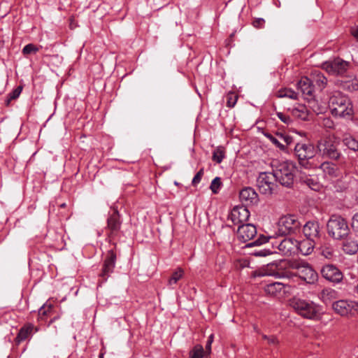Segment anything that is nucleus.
<instances>
[{"label":"nucleus","instance_id":"nucleus-9","mask_svg":"<svg viewBox=\"0 0 358 358\" xmlns=\"http://www.w3.org/2000/svg\"><path fill=\"white\" fill-rule=\"evenodd\" d=\"M320 273L326 280L334 284L341 282L344 277L343 272L331 264L324 265L320 269Z\"/></svg>","mask_w":358,"mask_h":358},{"label":"nucleus","instance_id":"nucleus-20","mask_svg":"<svg viewBox=\"0 0 358 358\" xmlns=\"http://www.w3.org/2000/svg\"><path fill=\"white\" fill-rule=\"evenodd\" d=\"M335 85L340 89L348 92L358 90V80L352 76H347L346 78H341L335 81Z\"/></svg>","mask_w":358,"mask_h":358},{"label":"nucleus","instance_id":"nucleus-7","mask_svg":"<svg viewBox=\"0 0 358 358\" xmlns=\"http://www.w3.org/2000/svg\"><path fill=\"white\" fill-rule=\"evenodd\" d=\"M350 66V62L337 57L332 60L324 62L322 64V69L329 75L341 76V78L348 72Z\"/></svg>","mask_w":358,"mask_h":358},{"label":"nucleus","instance_id":"nucleus-21","mask_svg":"<svg viewBox=\"0 0 358 358\" xmlns=\"http://www.w3.org/2000/svg\"><path fill=\"white\" fill-rule=\"evenodd\" d=\"M303 232L304 236L307 238H310L313 241H316L320 238V227L318 222L317 221H308L307 222L303 228Z\"/></svg>","mask_w":358,"mask_h":358},{"label":"nucleus","instance_id":"nucleus-17","mask_svg":"<svg viewBox=\"0 0 358 358\" xmlns=\"http://www.w3.org/2000/svg\"><path fill=\"white\" fill-rule=\"evenodd\" d=\"M256 234V227L252 224H242L237 229L238 238L243 243L252 239Z\"/></svg>","mask_w":358,"mask_h":358},{"label":"nucleus","instance_id":"nucleus-28","mask_svg":"<svg viewBox=\"0 0 358 358\" xmlns=\"http://www.w3.org/2000/svg\"><path fill=\"white\" fill-rule=\"evenodd\" d=\"M35 329V331H38V328L34 327V326L31 324L28 323L24 325L19 331L17 336H16V341L17 343H20L24 340H26L29 336L31 334L32 331Z\"/></svg>","mask_w":358,"mask_h":358},{"label":"nucleus","instance_id":"nucleus-42","mask_svg":"<svg viewBox=\"0 0 358 358\" xmlns=\"http://www.w3.org/2000/svg\"><path fill=\"white\" fill-rule=\"evenodd\" d=\"M204 173V169L201 168L194 176L192 179V184L193 186H196L201 182V180Z\"/></svg>","mask_w":358,"mask_h":358},{"label":"nucleus","instance_id":"nucleus-8","mask_svg":"<svg viewBox=\"0 0 358 358\" xmlns=\"http://www.w3.org/2000/svg\"><path fill=\"white\" fill-rule=\"evenodd\" d=\"M275 180L271 173H261L257 180V185L259 192L264 194H272L276 187V185L274 183Z\"/></svg>","mask_w":358,"mask_h":358},{"label":"nucleus","instance_id":"nucleus-25","mask_svg":"<svg viewBox=\"0 0 358 358\" xmlns=\"http://www.w3.org/2000/svg\"><path fill=\"white\" fill-rule=\"evenodd\" d=\"M315 241L307 238L301 241H296L297 254L308 255L313 251Z\"/></svg>","mask_w":358,"mask_h":358},{"label":"nucleus","instance_id":"nucleus-37","mask_svg":"<svg viewBox=\"0 0 358 358\" xmlns=\"http://www.w3.org/2000/svg\"><path fill=\"white\" fill-rule=\"evenodd\" d=\"M222 186V182L220 177H215L211 182L210 189L212 192L215 194L220 192V188Z\"/></svg>","mask_w":358,"mask_h":358},{"label":"nucleus","instance_id":"nucleus-44","mask_svg":"<svg viewBox=\"0 0 358 358\" xmlns=\"http://www.w3.org/2000/svg\"><path fill=\"white\" fill-rule=\"evenodd\" d=\"M304 182L312 189L316 190L319 187L318 183L311 178H306Z\"/></svg>","mask_w":358,"mask_h":358},{"label":"nucleus","instance_id":"nucleus-61","mask_svg":"<svg viewBox=\"0 0 358 358\" xmlns=\"http://www.w3.org/2000/svg\"><path fill=\"white\" fill-rule=\"evenodd\" d=\"M99 358H103V354L99 355Z\"/></svg>","mask_w":358,"mask_h":358},{"label":"nucleus","instance_id":"nucleus-6","mask_svg":"<svg viewBox=\"0 0 358 358\" xmlns=\"http://www.w3.org/2000/svg\"><path fill=\"white\" fill-rule=\"evenodd\" d=\"M291 306L299 315L305 318L313 319L317 315V308L312 301L294 298L291 301Z\"/></svg>","mask_w":358,"mask_h":358},{"label":"nucleus","instance_id":"nucleus-5","mask_svg":"<svg viewBox=\"0 0 358 358\" xmlns=\"http://www.w3.org/2000/svg\"><path fill=\"white\" fill-rule=\"evenodd\" d=\"M327 229L328 234L336 240L347 237L350 229L346 220L340 215H333L329 218Z\"/></svg>","mask_w":358,"mask_h":358},{"label":"nucleus","instance_id":"nucleus-49","mask_svg":"<svg viewBox=\"0 0 358 358\" xmlns=\"http://www.w3.org/2000/svg\"><path fill=\"white\" fill-rule=\"evenodd\" d=\"M249 264L247 260H239L237 263L236 266H239V268H242L244 267L248 266Z\"/></svg>","mask_w":358,"mask_h":358},{"label":"nucleus","instance_id":"nucleus-23","mask_svg":"<svg viewBox=\"0 0 358 358\" xmlns=\"http://www.w3.org/2000/svg\"><path fill=\"white\" fill-rule=\"evenodd\" d=\"M240 199L246 204H255L258 202V194L252 187L243 188L239 194Z\"/></svg>","mask_w":358,"mask_h":358},{"label":"nucleus","instance_id":"nucleus-14","mask_svg":"<svg viewBox=\"0 0 358 358\" xmlns=\"http://www.w3.org/2000/svg\"><path fill=\"white\" fill-rule=\"evenodd\" d=\"M116 253L113 250H110L107 252L106 258L103 261L101 271L99 276L102 278L103 281H106L112 273H113L115 262H116Z\"/></svg>","mask_w":358,"mask_h":358},{"label":"nucleus","instance_id":"nucleus-13","mask_svg":"<svg viewBox=\"0 0 358 358\" xmlns=\"http://www.w3.org/2000/svg\"><path fill=\"white\" fill-rule=\"evenodd\" d=\"M334 310L342 316L358 312V303L355 301L339 300L333 303Z\"/></svg>","mask_w":358,"mask_h":358},{"label":"nucleus","instance_id":"nucleus-54","mask_svg":"<svg viewBox=\"0 0 358 358\" xmlns=\"http://www.w3.org/2000/svg\"><path fill=\"white\" fill-rule=\"evenodd\" d=\"M45 57L47 58H48V59H59V56L57 55H46Z\"/></svg>","mask_w":358,"mask_h":358},{"label":"nucleus","instance_id":"nucleus-22","mask_svg":"<svg viewBox=\"0 0 358 358\" xmlns=\"http://www.w3.org/2000/svg\"><path fill=\"white\" fill-rule=\"evenodd\" d=\"M315 90L322 92L327 85L328 80L325 76L320 71H313L308 77Z\"/></svg>","mask_w":358,"mask_h":358},{"label":"nucleus","instance_id":"nucleus-3","mask_svg":"<svg viewBox=\"0 0 358 358\" xmlns=\"http://www.w3.org/2000/svg\"><path fill=\"white\" fill-rule=\"evenodd\" d=\"M272 175L275 181L287 187H291L294 179V166L288 162H275L273 165Z\"/></svg>","mask_w":358,"mask_h":358},{"label":"nucleus","instance_id":"nucleus-12","mask_svg":"<svg viewBox=\"0 0 358 358\" xmlns=\"http://www.w3.org/2000/svg\"><path fill=\"white\" fill-rule=\"evenodd\" d=\"M264 136L282 151H285L287 145H290L293 141L292 136L282 132L277 131L274 134L264 132Z\"/></svg>","mask_w":358,"mask_h":358},{"label":"nucleus","instance_id":"nucleus-43","mask_svg":"<svg viewBox=\"0 0 358 358\" xmlns=\"http://www.w3.org/2000/svg\"><path fill=\"white\" fill-rule=\"evenodd\" d=\"M272 252L269 250L266 249H259L255 250L251 252L252 255L255 257H266L268 255H271Z\"/></svg>","mask_w":358,"mask_h":358},{"label":"nucleus","instance_id":"nucleus-34","mask_svg":"<svg viewBox=\"0 0 358 358\" xmlns=\"http://www.w3.org/2000/svg\"><path fill=\"white\" fill-rule=\"evenodd\" d=\"M184 271L181 268H178L172 274L169 280V285H172L178 282L183 276Z\"/></svg>","mask_w":358,"mask_h":358},{"label":"nucleus","instance_id":"nucleus-59","mask_svg":"<svg viewBox=\"0 0 358 358\" xmlns=\"http://www.w3.org/2000/svg\"><path fill=\"white\" fill-rule=\"evenodd\" d=\"M213 336L210 335V337L208 338V341H213Z\"/></svg>","mask_w":358,"mask_h":358},{"label":"nucleus","instance_id":"nucleus-45","mask_svg":"<svg viewBox=\"0 0 358 358\" xmlns=\"http://www.w3.org/2000/svg\"><path fill=\"white\" fill-rule=\"evenodd\" d=\"M277 116L279 117V119L284 123L289 124L292 122V120L289 115H285L284 113L281 112L277 113Z\"/></svg>","mask_w":358,"mask_h":358},{"label":"nucleus","instance_id":"nucleus-56","mask_svg":"<svg viewBox=\"0 0 358 358\" xmlns=\"http://www.w3.org/2000/svg\"><path fill=\"white\" fill-rule=\"evenodd\" d=\"M332 292L331 290L329 289H324L322 291V294H324L325 293H327L329 294V293Z\"/></svg>","mask_w":358,"mask_h":358},{"label":"nucleus","instance_id":"nucleus-46","mask_svg":"<svg viewBox=\"0 0 358 358\" xmlns=\"http://www.w3.org/2000/svg\"><path fill=\"white\" fill-rule=\"evenodd\" d=\"M52 308V306L51 305H49L48 307H45V306H42L39 310V315L41 317L43 315H46L50 314L51 310Z\"/></svg>","mask_w":358,"mask_h":358},{"label":"nucleus","instance_id":"nucleus-31","mask_svg":"<svg viewBox=\"0 0 358 358\" xmlns=\"http://www.w3.org/2000/svg\"><path fill=\"white\" fill-rule=\"evenodd\" d=\"M225 157V150L223 147L216 148L213 152L212 160L217 164H220Z\"/></svg>","mask_w":358,"mask_h":358},{"label":"nucleus","instance_id":"nucleus-39","mask_svg":"<svg viewBox=\"0 0 358 358\" xmlns=\"http://www.w3.org/2000/svg\"><path fill=\"white\" fill-rule=\"evenodd\" d=\"M238 96L235 92H230L227 95V106L233 108L238 100Z\"/></svg>","mask_w":358,"mask_h":358},{"label":"nucleus","instance_id":"nucleus-1","mask_svg":"<svg viewBox=\"0 0 358 358\" xmlns=\"http://www.w3.org/2000/svg\"><path fill=\"white\" fill-rule=\"evenodd\" d=\"M329 107L331 114L336 117H351L353 115L352 105L350 99L336 91L329 97Z\"/></svg>","mask_w":358,"mask_h":358},{"label":"nucleus","instance_id":"nucleus-11","mask_svg":"<svg viewBox=\"0 0 358 358\" xmlns=\"http://www.w3.org/2000/svg\"><path fill=\"white\" fill-rule=\"evenodd\" d=\"M296 240L293 238H283L281 241L275 239L272 243L273 246H275L280 252L285 256H292L297 254Z\"/></svg>","mask_w":358,"mask_h":358},{"label":"nucleus","instance_id":"nucleus-32","mask_svg":"<svg viewBox=\"0 0 358 358\" xmlns=\"http://www.w3.org/2000/svg\"><path fill=\"white\" fill-rule=\"evenodd\" d=\"M278 94V96L281 98L287 97L294 100L298 99V94L295 91L288 88L279 90Z\"/></svg>","mask_w":358,"mask_h":358},{"label":"nucleus","instance_id":"nucleus-15","mask_svg":"<svg viewBox=\"0 0 358 358\" xmlns=\"http://www.w3.org/2000/svg\"><path fill=\"white\" fill-rule=\"evenodd\" d=\"M317 148L324 156L329 159H338L341 156L337 145L332 143L330 140H324V142H320Z\"/></svg>","mask_w":358,"mask_h":358},{"label":"nucleus","instance_id":"nucleus-18","mask_svg":"<svg viewBox=\"0 0 358 358\" xmlns=\"http://www.w3.org/2000/svg\"><path fill=\"white\" fill-rule=\"evenodd\" d=\"M250 212L245 206H236L231 210L230 217L234 224H242L250 217Z\"/></svg>","mask_w":358,"mask_h":358},{"label":"nucleus","instance_id":"nucleus-30","mask_svg":"<svg viewBox=\"0 0 358 358\" xmlns=\"http://www.w3.org/2000/svg\"><path fill=\"white\" fill-rule=\"evenodd\" d=\"M292 113L294 116L302 120H308L309 114L306 107L303 105H299L298 107L294 108Z\"/></svg>","mask_w":358,"mask_h":358},{"label":"nucleus","instance_id":"nucleus-60","mask_svg":"<svg viewBox=\"0 0 358 358\" xmlns=\"http://www.w3.org/2000/svg\"><path fill=\"white\" fill-rule=\"evenodd\" d=\"M355 289H356V292L358 294V284L357 285Z\"/></svg>","mask_w":358,"mask_h":358},{"label":"nucleus","instance_id":"nucleus-52","mask_svg":"<svg viewBox=\"0 0 358 358\" xmlns=\"http://www.w3.org/2000/svg\"><path fill=\"white\" fill-rule=\"evenodd\" d=\"M333 124H334L333 122L331 120H330L329 119L324 120V126L325 127L331 128Z\"/></svg>","mask_w":358,"mask_h":358},{"label":"nucleus","instance_id":"nucleus-29","mask_svg":"<svg viewBox=\"0 0 358 358\" xmlns=\"http://www.w3.org/2000/svg\"><path fill=\"white\" fill-rule=\"evenodd\" d=\"M285 285L282 282H273L266 285L264 287V291L266 294L271 296H277L281 292H285Z\"/></svg>","mask_w":358,"mask_h":358},{"label":"nucleus","instance_id":"nucleus-10","mask_svg":"<svg viewBox=\"0 0 358 358\" xmlns=\"http://www.w3.org/2000/svg\"><path fill=\"white\" fill-rule=\"evenodd\" d=\"M292 267L297 269L296 275H299L301 279L307 283L312 284L317 281L318 275L308 264L295 263Z\"/></svg>","mask_w":358,"mask_h":358},{"label":"nucleus","instance_id":"nucleus-24","mask_svg":"<svg viewBox=\"0 0 358 358\" xmlns=\"http://www.w3.org/2000/svg\"><path fill=\"white\" fill-rule=\"evenodd\" d=\"M320 169L325 176L329 177L330 178H336L338 176L339 169L338 166L331 162H324L320 164H317V167Z\"/></svg>","mask_w":358,"mask_h":358},{"label":"nucleus","instance_id":"nucleus-33","mask_svg":"<svg viewBox=\"0 0 358 358\" xmlns=\"http://www.w3.org/2000/svg\"><path fill=\"white\" fill-rule=\"evenodd\" d=\"M22 90V87L18 86L15 89H14L10 93L8 94L6 99L5 100V104L6 106L10 105V103L12 100L16 99L18 98Z\"/></svg>","mask_w":358,"mask_h":358},{"label":"nucleus","instance_id":"nucleus-41","mask_svg":"<svg viewBox=\"0 0 358 358\" xmlns=\"http://www.w3.org/2000/svg\"><path fill=\"white\" fill-rule=\"evenodd\" d=\"M268 238H269L268 237H266L264 235H260L256 241L247 244L246 247L250 248V247H253L255 245H260L263 243L268 242Z\"/></svg>","mask_w":358,"mask_h":358},{"label":"nucleus","instance_id":"nucleus-35","mask_svg":"<svg viewBox=\"0 0 358 358\" xmlns=\"http://www.w3.org/2000/svg\"><path fill=\"white\" fill-rule=\"evenodd\" d=\"M203 347L201 345H196L189 352V358H203Z\"/></svg>","mask_w":358,"mask_h":358},{"label":"nucleus","instance_id":"nucleus-16","mask_svg":"<svg viewBox=\"0 0 358 358\" xmlns=\"http://www.w3.org/2000/svg\"><path fill=\"white\" fill-rule=\"evenodd\" d=\"M121 224L119 212L117 209H115L107 219V229L109 231L108 237L113 238L116 236L121 228Z\"/></svg>","mask_w":358,"mask_h":358},{"label":"nucleus","instance_id":"nucleus-2","mask_svg":"<svg viewBox=\"0 0 358 358\" xmlns=\"http://www.w3.org/2000/svg\"><path fill=\"white\" fill-rule=\"evenodd\" d=\"M294 155L297 157L299 164L306 169H315L317 164L315 163L314 157L316 149L310 143H297L294 149Z\"/></svg>","mask_w":358,"mask_h":358},{"label":"nucleus","instance_id":"nucleus-50","mask_svg":"<svg viewBox=\"0 0 358 358\" xmlns=\"http://www.w3.org/2000/svg\"><path fill=\"white\" fill-rule=\"evenodd\" d=\"M268 343L269 344L276 345V344H278V341L275 336H270L269 338H268Z\"/></svg>","mask_w":358,"mask_h":358},{"label":"nucleus","instance_id":"nucleus-36","mask_svg":"<svg viewBox=\"0 0 358 358\" xmlns=\"http://www.w3.org/2000/svg\"><path fill=\"white\" fill-rule=\"evenodd\" d=\"M343 143L350 150H358V141L352 136L345 137L343 139Z\"/></svg>","mask_w":358,"mask_h":358},{"label":"nucleus","instance_id":"nucleus-27","mask_svg":"<svg viewBox=\"0 0 358 358\" xmlns=\"http://www.w3.org/2000/svg\"><path fill=\"white\" fill-rule=\"evenodd\" d=\"M343 250L348 255H354L358 251V243L351 237H347L343 242Z\"/></svg>","mask_w":358,"mask_h":358},{"label":"nucleus","instance_id":"nucleus-26","mask_svg":"<svg viewBox=\"0 0 358 358\" xmlns=\"http://www.w3.org/2000/svg\"><path fill=\"white\" fill-rule=\"evenodd\" d=\"M284 264L285 262L283 261H275L273 262L268 264L264 269L265 275L280 276L282 273L281 271V269L282 268V264Z\"/></svg>","mask_w":358,"mask_h":358},{"label":"nucleus","instance_id":"nucleus-38","mask_svg":"<svg viewBox=\"0 0 358 358\" xmlns=\"http://www.w3.org/2000/svg\"><path fill=\"white\" fill-rule=\"evenodd\" d=\"M38 50V47H37L33 43H29L23 48L22 53L23 54V55L27 57V55L31 54H36Z\"/></svg>","mask_w":358,"mask_h":358},{"label":"nucleus","instance_id":"nucleus-57","mask_svg":"<svg viewBox=\"0 0 358 358\" xmlns=\"http://www.w3.org/2000/svg\"><path fill=\"white\" fill-rule=\"evenodd\" d=\"M59 206H60L61 208H65V207L66 206V203H63L60 204V205H59Z\"/></svg>","mask_w":358,"mask_h":358},{"label":"nucleus","instance_id":"nucleus-51","mask_svg":"<svg viewBox=\"0 0 358 358\" xmlns=\"http://www.w3.org/2000/svg\"><path fill=\"white\" fill-rule=\"evenodd\" d=\"M351 34L358 41V27H357L351 28Z\"/></svg>","mask_w":358,"mask_h":358},{"label":"nucleus","instance_id":"nucleus-55","mask_svg":"<svg viewBox=\"0 0 358 358\" xmlns=\"http://www.w3.org/2000/svg\"><path fill=\"white\" fill-rule=\"evenodd\" d=\"M58 318V317H53L52 319L50 320V321L49 322V324H48V326L50 325V324H52L55 320H57Z\"/></svg>","mask_w":358,"mask_h":358},{"label":"nucleus","instance_id":"nucleus-47","mask_svg":"<svg viewBox=\"0 0 358 358\" xmlns=\"http://www.w3.org/2000/svg\"><path fill=\"white\" fill-rule=\"evenodd\" d=\"M265 23V20L263 18H257L252 22V25L257 29L262 28Z\"/></svg>","mask_w":358,"mask_h":358},{"label":"nucleus","instance_id":"nucleus-40","mask_svg":"<svg viewBox=\"0 0 358 358\" xmlns=\"http://www.w3.org/2000/svg\"><path fill=\"white\" fill-rule=\"evenodd\" d=\"M334 249L330 245H322L321 246V254L327 259H330L333 256Z\"/></svg>","mask_w":358,"mask_h":358},{"label":"nucleus","instance_id":"nucleus-48","mask_svg":"<svg viewBox=\"0 0 358 358\" xmlns=\"http://www.w3.org/2000/svg\"><path fill=\"white\" fill-rule=\"evenodd\" d=\"M352 227L358 229V213H355L352 217Z\"/></svg>","mask_w":358,"mask_h":358},{"label":"nucleus","instance_id":"nucleus-4","mask_svg":"<svg viewBox=\"0 0 358 358\" xmlns=\"http://www.w3.org/2000/svg\"><path fill=\"white\" fill-rule=\"evenodd\" d=\"M301 222L298 215L287 214L280 217L278 222L277 234L279 236H292L300 233Z\"/></svg>","mask_w":358,"mask_h":358},{"label":"nucleus","instance_id":"nucleus-58","mask_svg":"<svg viewBox=\"0 0 358 358\" xmlns=\"http://www.w3.org/2000/svg\"><path fill=\"white\" fill-rule=\"evenodd\" d=\"M268 338H269L268 336H266V335H264L263 336V338L265 339V340H267L268 341Z\"/></svg>","mask_w":358,"mask_h":358},{"label":"nucleus","instance_id":"nucleus-53","mask_svg":"<svg viewBox=\"0 0 358 358\" xmlns=\"http://www.w3.org/2000/svg\"><path fill=\"white\" fill-rule=\"evenodd\" d=\"M211 344H212V341H207V343L206 345V350L210 352V350H211Z\"/></svg>","mask_w":358,"mask_h":358},{"label":"nucleus","instance_id":"nucleus-19","mask_svg":"<svg viewBox=\"0 0 358 358\" xmlns=\"http://www.w3.org/2000/svg\"><path fill=\"white\" fill-rule=\"evenodd\" d=\"M297 87L306 99L309 101L314 99L316 90L308 77H302L297 83Z\"/></svg>","mask_w":358,"mask_h":358}]
</instances>
